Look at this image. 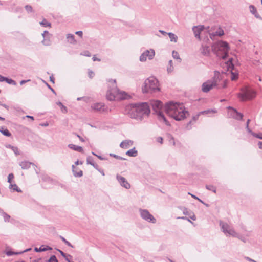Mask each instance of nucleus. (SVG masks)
<instances>
[{"label": "nucleus", "instance_id": "38", "mask_svg": "<svg viewBox=\"0 0 262 262\" xmlns=\"http://www.w3.org/2000/svg\"><path fill=\"white\" fill-rule=\"evenodd\" d=\"M40 24L44 27H51V23L48 22L45 19L40 22Z\"/></svg>", "mask_w": 262, "mask_h": 262}, {"label": "nucleus", "instance_id": "55", "mask_svg": "<svg viewBox=\"0 0 262 262\" xmlns=\"http://www.w3.org/2000/svg\"><path fill=\"white\" fill-rule=\"evenodd\" d=\"M178 219H181L182 220H187L188 222H189L191 224H193V222L189 218H188L186 216L179 217Z\"/></svg>", "mask_w": 262, "mask_h": 262}, {"label": "nucleus", "instance_id": "62", "mask_svg": "<svg viewBox=\"0 0 262 262\" xmlns=\"http://www.w3.org/2000/svg\"><path fill=\"white\" fill-rule=\"evenodd\" d=\"M246 128L247 132L249 133H250L253 136V133H254V132H252V130L249 128V126L248 127H246Z\"/></svg>", "mask_w": 262, "mask_h": 262}, {"label": "nucleus", "instance_id": "19", "mask_svg": "<svg viewBox=\"0 0 262 262\" xmlns=\"http://www.w3.org/2000/svg\"><path fill=\"white\" fill-rule=\"evenodd\" d=\"M249 10L250 12L253 14L256 18L261 19V17L257 12L256 8L253 5L249 6Z\"/></svg>", "mask_w": 262, "mask_h": 262}, {"label": "nucleus", "instance_id": "1", "mask_svg": "<svg viewBox=\"0 0 262 262\" xmlns=\"http://www.w3.org/2000/svg\"><path fill=\"white\" fill-rule=\"evenodd\" d=\"M127 110L131 118L140 121L142 120L144 116H148L150 113L149 106L146 102L131 104Z\"/></svg>", "mask_w": 262, "mask_h": 262}, {"label": "nucleus", "instance_id": "20", "mask_svg": "<svg viewBox=\"0 0 262 262\" xmlns=\"http://www.w3.org/2000/svg\"><path fill=\"white\" fill-rule=\"evenodd\" d=\"M133 142L131 140H127L122 141L120 144V147L122 148H127L129 146L132 145Z\"/></svg>", "mask_w": 262, "mask_h": 262}, {"label": "nucleus", "instance_id": "49", "mask_svg": "<svg viewBox=\"0 0 262 262\" xmlns=\"http://www.w3.org/2000/svg\"><path fill=\"white\" fill-rule=\"evenodd\" d=\"M92 155L96 156L97 157H98L100 160H106L107 159L105 157H103L101 156L98 155L96 154H95L94 152H92Z\"/></svg>", "mask_w": 262, "mask_h": 262}, {"label": "nucleus", "instance_id": "40", "mask_svg": "<svg viewBox=\"0 0 262 262\" xmlns=\"http://www.w3.org/2000/svg\"><path fill=\"white\" fill-rule=\"evenodd\" d=\"M48 262H58L55 255H52L50 258L48 260Z\"/></svg>", "mask_w": 262, "mask_h": 262}, {"label": "nucleus", "instance_id": "61", "mask_svg": "<svg viewBox=\"0 0 262 262\" xmlns=\"http://www.w3.org/2000/svg\"><path fill=\"white\" fill-rule=\"evenodd\" d=\"M47 86L48 88L55 94H56V92L55 90L47 83H46Z\"/></svg>", "mask_w": 262, "mask_h": 262}, {"label": "nucleus", "instance_id": "42", "mask_svg": "<svg viewBox=\"0 0 262 262\" xmlns=\"http://www.w3.org/2000/svg\"><path fill=\"white\" fill-rule=\"evenodd\" d=\"M86 162L88 164L93 165L94 160L91 156H88L86 159Z\"/></svg>", "mask_w": 262, "mask_h": 262}, {"label": "nucleus", "instance_id": "36", "mask_svg": "<svg viewBox=\"0 0 262 262\" xmlns=\"http://www.w3.org/2000/svg\"><path fill=\"white\" fill-rule=\"evenodd\" d=\"M206 188L210 191H212V192H213L214 193L216 192V188L213 185H206Z\"/></svg>", "mask_w": 262, "mask_h": 262}, {"label": "nucleus", "instance_id": "4", "mask_svg": "<svg viewBox=\"0 0 262 262\" xmlns=\"http://www.w3.org/2000/svg\"><path fill=\"white\" fill-rule=\"evenodd\" d=\"M213 50L217 56L223 59H226L228 56L229 46L227 42L220 41L213 46Z\"/></svg>", "mask_w": 262, "mask_h": 262}, {"label": "nucleus", "instance_id": "2", "mask_svg": "<svg viewBox=\"0 0 262 262\" xmlns=\"http://www.w3.org/2000/svg\"><path fill=\"white\" fill-rule=\"evenodd\" d=\"M183 105L180 103L169 102L165 106L166 114L177 121H181L186 118L189 113L183 109Z\"/></svg>", "mask_w": 262, "mask_h": 262}, {"label": "nucleus", "instance_id": "45", "mask_svg": "<svg viewBox=\"0 0 262 262\" xmlns=\"http://www.w3.org/2000/svg\"><path fill=\"white\" fill-rule=\"evenodd\" d=\"M253 136L255 137V138H258V139L262 140V133H253Z\"/></svg>", "mask_w": 262, "mask_h": 262}, {"label": "nucleus", "instance_id": "32", "mask_svg": "<svg viewBox=\"0 0 262 262\" xmlns=\"http://www.w3.org/2000/svg\"><path fill=\"white\" fill-rule=\"evenodd\" d=\"M75 168V167L74 165H72V169H73V174L75 177H81L83 175V172L82 170H79L78 172H76L75 170H74V169Z\"/></svg>", "mask_w": 262, "mask_h": 262}, {"label": "nucleus", "instance_id": "53", "mask_svg": "<svg viewBox=\"0 0 262 262\" xmlns=\"http://www.w3.org/2000/svg\"><path fill=\"white\" fill-rule=\"evenodd\" d=\"M209 36H210V37L211 39H213L216 36H217V34H216V31H215L214 32L210 33H209Z\"/></svg>", "mask_w": 262, "mask_h": 262}, {"label": "nucleus", "instance_id": "25", "mask_svg": "<svg viewBox=\"0 0 262 262\" xmlns=\"http://www.w3.org/2000/svg\"><path fill=\"white\" fill-rule=\"evenodd\" d=\"M233 59L232 58H230L227 61V64L228 71H233L234 69V65L233 63Z\"/></svg>", "mask_w": 262, "mask_h": 262}, {"label": "nucleus", "instance_id": "35", "mask_svg": "<svg viewBox=\"0 0 262 262\" xmlns=\"http://www.w3.org/2000/svg\"><path fill=\"white\" fill-rule=\"evenodd\" d=\"M4 81H6L7 83H8L9 84H12L13 85H15L16 84V82L15 81H14V80H13L12 79L8 78L6 77H5Z\"/></svg>", "mask_w": 262, "mask_h": 262}, {"label": "nucleus", "instance_id": "10", "mask_svg": "<svg viewBox=\"0 0 262 262\" xmlns=\"http://www.w3.org/2000/svg\"><path fill=\"white\" fill-rule=\"evenodd\" d=\"M155 55V51L153 49L149 50H147L145 51L140 56V61L141 62H145L148 58L149 60H151L154 58Z\"/></svg>", "mask_w": 262, "mask_h": 262}, {"label": "nucleus", "instance_id": "17", "mask_svg": "<svg viewBox=\"0 0 262 262\" xmlns=\"http://www.w3.org/2000/svg\"><path fill=\"white\" fill-rule=\"evenodd\" d=\"M35 165L34 163L28 161H24L19 163V165L23 169H27L30 167L31 165Z\"/></svg>", "mask_w": 262, "mask_h": 262}, {"label": "nucleus", "instance_id": "56", "mask_svg": "<svg viewBox=\"0 0 262 262\" xmlns=\"http://www.w3.org/2000/svg\"><path fill=\"white\" fill-rule=\"evenodd\" d=\"M60 108H61V110L62 112V113H67V108L65 106L62 105V106L60 107Z\"/></svg>", "mask_w": 262, "mask_h": 262}, {"label": "nucleus", "instance_id": "44", "mask_svg": "<svg viewBox=\"0 0 262 262\" xmlns=\"http://www.w3.org/2000/svg\"><path fill=\"white\" fill-rule=\"evenodd\" d=\"M172 56L174 58L179 59L180 60V61L181 60V58L179 57V55L178 53L176 51H173L172 52Z\"/></svg>", "mask_w": 262, "mask_h": 262}, {"label": "nucleus", "instance_id": "41", "mask_svg": "<svg viewBox=\"0 0 262 262\" xmlns=\"http://www.w3.org/2000/svg\"><path fill=\"white\" fill-rule=\"evenodd\" d=\"M216 111L214 110H207L203 111H201L200 112L201 114H208L210 113H215Z\"/></svg>", "mask_w": 262, "mask_h": 262}, {"label": "nucleus", "instance_id": "58", "mask_svg": "<svg viewBox=\"0 0 262 262\" xmlns=\"http://www.w3.org/2000/svg\"><path fill=\"white\" fill-rule=\"evenodd\" d=\"M57 250L60 253V254L64 258L67 254L64 253L60 249H57Z\"/></svg>", "mask_w": 262, "mask_h": 262}, {"label": "nucleus", "instance_id": "37", "mask_svg": "<svg viewBox=\"0 0 262 262\" xmlns=\"http://www.w3.org/2000/svg\"><path fill=\"white\" fill-rule=\"evenodd\" d=\"M60 238L67 246L73 248V246L69 242H68L64 237H63L62 236H60Z\"/></svg>", "mask_w": 262, "mask_h": 262}, {"label": "nucleus", "instance_id": "26", "mask_svg": "<svg viewBox=\"0 0 262 262\" xmlns=\"http://www.w3.org/2000/svg\"><path fill=\"white\" fill-rule=\"evenodd\" d=\"M42 180L45 182L48 183L49 184L51 185H54L56 183V182L54 180H53L52 179H51L50 177L47 176H43L42 178Z\"/></svg>", "mask_w": 262, "mask_h": 262}, {"label": "nucleus", "instance_id": "34", "mask_svg": "<svg viewBox=\"0 0 262 262\" xmlns=\"http://www.w3.org/2000/svg\"><path fill=\"white\" fill-rule=\"evenodd\" d=\"M5 253H6V254L7 256H12V255H14L21 254H22V252H12V251L9 250V251H6Z\"/></svg>", "mask_w": 262, "mask_h": 262}, {"label": "nucleus", "instance_id": "11", "mask_svg": "<svg viewBox=\"0 0 262 262\" xmlns=\"http://www.w3.org/2000/svg\"><path fill=\"white\" fill-rule=\"evenodd\" d=\"M216 84V81L214 80H208L202 84V91L204 93H207Z\"/></svg>", "mask_w": 262, "mask_h": 262}, {"label": "nucleus", "instance_id": "8", "mask_svg": "<svg viewBox=\"0 0 262 262\" xmlns=\"http://www.w3.org/2000/svg\"><path fill=\"white\" fill-rule=\"evenodd\" d=\"M220 226L221 230L226 236H237V233L231 228L227 223L222 221H220Z\"/></svg>", "mask_w": 262, "mask_h": 262}, {"label": "nucleus", "instance_id": "22", "mask_svg": "<svg viewBox=\"0 0 262 262\" xmlns=\"http://www.w3.org/2000/svg\"><path fill=\"white\" fill-rule=\"evenodd\" d=\"M5 147L7 148L11 149L14 152V153L15 154V155L16 156H18V155H20L19 150L17 147L12 146L10 144L6 145Z\"/></svg>", "mask_w": 262, "mask_h": 262}, {"label": "nucleus", "instance_id": "7", "mask_svg": "<svg viewBox=\"0 0 262 262\" xmlns=\"http://www.w3.org/2000/svg\"><path fill=\"white\" fill-rule=\"evenodd\" d=\"M242 92L238 94V97L242 101L251 100L255 97V92L253 90L245 88L242 89Z\"/></svg>", "mask_w": 262, "mask_h": 262}, {"label": "nucleus", "instance_id": "60", "mask_svg": "<svg viewBox=\"0 0 262 262\" xmlns=\"http://www.w3.org/2000/svg\"><path fill=\"white\" fill-rule=\"evenodd\" d=\"M191 123H192V121H190L187 124V125H186V128L188 130L190 129L191 128Z\"/></svg>", "mask_w": 262, "mask_h": 262}, {"label": "nucleus", "instance_id": "27", "mask_svg": "<svg viewBox=\"0 0 262 262\" xmlns=\"http://www.w3.org/2000/svg\"><path fill=\"white\" fill-rule=\"evenodd\" d=\"M67 39L70 43L73 44L76 42V41L75 39V36L73 34H68L67 35Z\"/></svg>", "mask_w": 262, "mask_h": 262}, {"label": "nucleus", "instance_id": "31", "mask_svg": "<svg viewBox=\"0 0 262 262\" xmlns=\"http://www.w3.org/2000/svg\"><path fill=\"white\" fill-rule=\"evenodd\" d=\"M167 35L169 36L171 41L174 42H176L177 41L178 37L174 34L169 32L167 33Z\"/></svg>", "mask_w": 262, "mask_h": 262}, {"label": "nucleus", "instance_id": "48", "mask_svg": "<svg viewBox=\"0 0 262 262\" xmlns=\"http://www.w3.org/2000/svg\"><path fill=\"white\" fill-rule=\"evenodd\" d=\"M14 178V175L12 173L9 174L8 176V182L9 183H11L12 180Z\"/></svg>", "mask_w": 262, "mask_h": 262}, {"label": "nucleus", "instance_id": "43", "mask_svg": "<svg viewBox=\"0 0 262 262\" xmlns=\"http://www.w3.org/2000/svg\"><path fill=\"white\" fill-rule=\"evenodd\" d=\"M231 71V79L232 80H236V79H237L238 78V75L237 74H236V73H234L232 72V71Z\"/></svg>", "mask_w": 262, "mask_h": 262}, {"label": "nucleus", "instance_id": "29", "mask_svg": "<svg viewBox=\"0 0 262 262\" xmlns=\"http://www.w3.org/2000/svg\"><path fill=\"white\" fill-rule=\"evenodd\" d=\"M51 36H48L47 37H45V38L42 40L41 42L42 43L46 46H50L51 44V41L50 40Z\"/></svg>", "mask_w": 262, "mask_h": 262}, {"label": "nucleus", "instance_id": "3", "mask_svg": "<svg viewBox=\"0 0 262 262\" xmlns=\"http://www.w3.org/2000/svg\"><path fill=\"white\" fill-rule=\"evenodd\" d=\"M112 86H109L108 90L107 92L106 97L110 101L115 100H124L130 98V96L124 91L119 90L116 85V81L115 79L111 80Z\"/></svg>", "mask_w": 262, "mask_h": 262}, {"label": "nucleus", "instance_id": "51", "mask_svg": "<svg viewBox=\"0 0 262 262\" xmlns=\"http://www.w3.org/2000/svg\"><path fill=\"white\" fill-rule=\"evenodd\" d=\"M234 237H237L238 239H239L240 240H241L242 241H243L244 243H246L247 241V239L245 237H243V236L239 235L238 234H237V236H234Z\"/></svg>", "mask_w": 262, "mask_h": 262}, {"label": "nucleus", "instance_id": "46", "mask_svg": "<svg viewBox=\"0 0 262 262\" xmlns=\"http://www.w3.org/2000/svg\"><path fill=\"white\" fill-rule=\"evenodd\" d=\"M224 31L223 29L219 28L216 31V34H217L219 36H221L224 35Z\"/></svg>", "mask_w": 262, "mask_h": 262}, {"label": "nucleus", "instance_id": "50", "mask_svg": "<svg viewBox=\"0 0 262 262\" xmlns=\"http://www.w3.org/2000/svg\"><path fill=\"white\" fill-rule=\"evenodd\" d=\"M72 256L70 254H67L66 257H64L65 260L68 262H70L72 260Z\"/></svg>", "mask_w": 262, "mask_h": 262}, {"label": "nucleus", "instance_id": "30", "mask_svg": "<svg viewBox=\"0 0 262 262\" xmlns=\"http://www.w3.org/2000/svg\"><path fill=\"white\" fill-rule=\"evenodd\" d=\"M9 188L10 189H12L13 191H16L18 192H21V189L19 188H18L17 185L15 184H12L11 183L9 185Z\"/></svg>", "mask_w": 262, "mask_h": 262}, {"label": "nucleus", "instance_id": "63", "mask_svg": "<svg viewBox=\"0 0 262 262\" xmlns=\"http://www.w3.org/2000/svg\"><path fill=\"white\" fill-rule=\"evenodd\" d=\"M31 80L30 79H28V80H21L20 82V84L21 85H23L24 84H25V83L28 82V81H30Z\"/></svg>", "mask_w": 262, "mask_h": 262}, {"label": "nucleus", "instance_id": "47", "mask_svg": "<svg viewBox=\"0 0 262 262\" xmlns=\"http://www.w3.org/2000/svg\"><path fill=\"white\" fill-rule=\"evenodd\" d=\"M25 8L28 13L33 12L32 7L30 5H26Z\"/></svg>", "mask_w": 262, "mask_h": 262}, {"label": "nucleus", "instance_id": "39", "mask_svg": "<svg viewBox=\"0 0 262 262\" xmlns=\"http://www.w3.org/2000/svg\"><path fill=\"white\" fill-rule=\"evenodd\" d=\"M110 156L111 157H113L117 159H119V160H126L125 158H123L120 156H118V155H115V154H110Z\"/></svg>", "mask_w": 262, "mask_h": 262}, {"label": "nucleus", "instance_id": "14", "mask_svg": "<svg viewBox=\"0 0 262 262\" xmlns=\"http://www.w3.org/2000/svg\"><path fill=\"white\" fill-rule=\"evenodd\" d=\"M204 29V26H194L192 28V30L193 32V33L194 34V36L196 38H198L199 39H201L200 38V33L201 31H202Z\"/></svg>", "mask_w": 262, "mask_h": 262}, {"label": "nucleus", "instance_id": "54", "mask_svg": "<svg viewBox=\"0 0 262 262\" xmlns=\"http://www.w3.org/2000/svg\"><path fill=\"white\" fill-rule=\"evenodd\" d=\"M189 194H190L193 198H194L196 200H198L201 203H203V201L202 200H201L200 199H199L198 196H195V195L192 194L190 193H189Z\"/></svg>", "mask_w": 262, "mask_h": 262}, {"label": "nucleus", "instance_id": "13", "mask_svg": "<svg viewBox=\"0 0 262 262\" xmlns=\"http://www.w3.org/2000/svg\"><path fill=\"white\" fill-rule=\"evenodd\" d=\"M116 179L122 187H124L127 189L130 188V184L127 182L124 177L118 174L116 176Z\"/></svg>", "mask_w": 262, "mask_h": 262}, {"label": "nucleus", "instance_id": "16", "mask_svg": "<svg viewBox=\"0 0 262 262\" xmlns=\"http://www.w3.org/2000/svg\"><path fill=\"white\" fill-rule=\"evenodd\" d=\"M104 105L102 103H97L94 104L92 106V108L96 111H104Z\"/></svg>", "mask_w": 262, "mask_h": 262}, {"label": "nucleus", "instance_id": "12", "mask_svg": "<svg viewBox=\"0 0 262 262\" xmlns=\"http://www.w3.org/2000/svg\"><path fill=\"white\" fill-rule=\"evenodd\" d=\"M228 109L231 110L230 112V117L237 120H242L243 118V114L238 112L236 109L232 107L229 106Z\"/></svg>", "mask_w": 262, "mask_h": 262}, {"label": "nucleus", "instance_id": "23", "mask_svg": "<svg viewBox=\"0 0 262 262\" xmlns=\"http://www.w3.org/2000/svg\"><path fill=\"white\" fill-rule=\"evenodd\" d=\"M0 215H1L4 219V221L5 222H9L11 221V216L10 215L5 212L3 210L1 212Z\"/></svg>", "mask_w": 262, "mask_h": 262}, {"label": "nucleus", "instance_id": "57", "mask_svg": "<svg viewBox=\"0 0 262 262\" xmlns=\"http://www.w3.org/2000/svg\"><path fill=\"white\" fill-rule=\"evenodd\" d=\"M200 114H200V113H199L197 115H195V116H193L192 120L194 121H196L199 119V116L200 115Z\"/></svg>", "mask_w": 262, "mask_h": 262}, {"label": "nucleus", "instance_id": "59", "mask_svg": "<svg viewBox=\"0 0 262 262\" xmlns=\"http://www.w3.org/2000/svg\"><path fill=\"white\" fill-rule=\"evenodd\" d=\"M75 34L80 36V37H82L83 35V32L81 31H77L75 32Z\"/></svg>", "mask_w": 262, "mask_h": 262}, {"label": "nucleus", "instance_id": "28", "mask_svg": "<svg viewBox=\"0 0 262 262\" xmlns=\"http://www.w3.org/2000/svg\"><path fill=\"white\" fill-rule=\"evenodd\" d=\"M0 132L6 137H10L11 134L9 130L4 127H0Z\"/></svg>", "mask_w": 262, "mask_h": 262}, {"label": "nucleus", "instance_id": "5", "mask_svg": "<svg viewBox=\"0 0 262 262\" xmlns=\"http://www.w3.org/2000/svg\"><path fill=\"white\" fill-rule=\"evenodd\" d=\"M142 90L143 93H152L159 91L158 81L154 77H150L145 80L144 85L142 87Z\"/></svg>", "mask_w": 262, "mask_h": 262}, {"label": "nucleus", "instance_id": "33", "mask_svg": "<svg viewBox=\"0 0 262 262\" xmlns=\"http://www.w3.org/2000/svg\"><path fill=\"white\" fill-rule=\"evenodd\" d=\"M201 52L204 55H208L209 54V47L208 46H203Z\"/></svg>", "mask_w": 262, "mask_h": 262}, {"label": "nucleus", "instance_id": "9", "mask_svg": "<svg viewBox=\"0 0 262 262\" xmlns=\"http://www.w3.org/2000/svg\"><path fill=\"white\" fill-rule=\"evenodd\" d=\"M141 217L145 221L155 224L156 223V218L145 209L140 208L139 210Z\"/></svg>", "mask_w": 262, "mask_h": 262}, {"label": "nucleus", "instance_id": "6", "mask_svg": "<svg viewBox=\"0 0 262 262\" xmlns=\"http://www.w3.org/2000/svg\"><path fill=\"white\" fill-rule=\"evenodd\" d=\"M151 105L153 110L157 114L159 120L163 121L165 124L169 126L170 124L169 122L167 120L166 117L162 112L161 110L163 107V104L161 101L155 100L151 102Z\"/></svg>", "mask_w": 262, "mask_h": 262}, {"label": "nucleus", "instance_id": "18", "mask_svg": "<svg viewBox=\"0 0 262 262\" xmlns=\"http://www.w3.org/2000/svg\"><path fill=\"white\" fill-rule=\"evenodd\" d=\"M183 212L184 214L188 215L190 219H192L193 221L196 220V218L194 214L191 211L188 210L187 208H184Z\"/></svg>", "mask_w": 262, "mask_h": 262}, {"label": "nucleus", "instance_id": "15", "mask_svg": "<svg viewBox=\"0 0 262 262\" xmlns=\"http://www.w3.org/2000/svg\"><path fill=\"white\" fill-rule=\"evenodd\" d=\"M52 248L48 245H41L39 248L35 247L34 251L36 252H45L47 250H52Z\"/></svg>", "mask_w": 262, "mask_h": 262}, {"label": "nucleus", "instance_id": "52", "mask_svg": "<svg viewBox=\"0 0 262 262\" xmlns=\"http://www.w3.org/2000/svg\"><path fill=\"white\" fill-rule=\"evenodd\" d=\"M94 73L92 70H89L88 75L90 78H92L94 77Z\"/></svg>", "mask_w": 262, "mask_h": 262}, {"label": "nucleus", "instance_id": "64", "mask_svg": "<svg viewBox=\"0 0 262 262\" xmlns=\"http://www.w3.org/2000/svg\"><path fill=\"white\" fill-rule=\"evenodd\" d=\"M96 169L98 170V171H100V170L99 169V166L98 165L95 163L94 162L93 163V165H92Z\"/></svg>", "mask_w": 262, "mask_h": 262}, {"label": "nucleus", "instance_id": "24", "mask_svg": "<svg viewBox=\"0 0 262 262\" xmlns=\"http://www.w3.org/2000/svg\"><path fill=\"white\" fill-rule=\"evenodd\" d=\"M126 154L130 157H135L137 156L138 151L135 147L127 151Z\"/></svg>", "mask_w": 262, "mask_h": 262}, {"label": "nucleus", "instance_id": "21", "mask_svg": "<svg viewBox=\"0 0 262 262\" xmlns=\"http://www.w3.org/2000/svg\"><path fill=\"white\" fill-rule=\"evenodd\" d=\"M68 147L75 151H77L80 152H83V149L81 146L70 144L68 145Z\"/></svg>", "mask_w": 262, "mask_h": 262}]
</instances>
